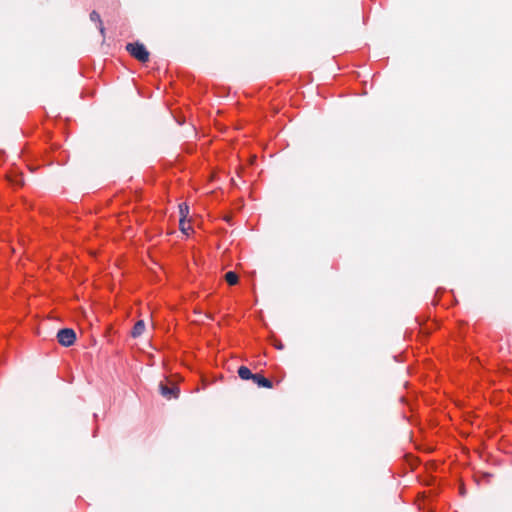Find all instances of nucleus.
Segmentation results:
<instances>
[{
  "instance_id": "1",
  "label": "nucleus",
  "mask_w": 512,
  "mask_h": 512,
  "mask_svg": "<svg viewBox=\"0 0 512 512\" xmlns=\"http://www.w3.org/2000/svg\"><path fill=\"white\" fill-rule=\"evenodd\" d=\"M126 50L130 53L132 57L137 59L138 61L145 63L149 60V52L144 46V44L135 42V43H128L126 45Z\"/></svg>"
},
{
  "instance_id": "2",
  "label": "nucleus",
  "mask_w": 512,
  "mask_h": 512,
  "mask_svg": "<svg viewBox=\"0 0 512 512\" xmlns=\"http://www.w3.org/2000/svg\"><path fill=\"white\" fill-rule=\"evenodd\" d=\"M57 340L64 347H70L76 340V333L71 328H63L57 332Z\"/></svg>"
},
{
  "instance_id": "3",
  "label": "nucleus",
  "mask_w": 512,
  "mask_h": 512,
  "mask_svg": "<svg viewBox=\"0 0 512 512\" xmlns=\"http://www.w3.org/2000/svg\"><path fill=\"white\" fill-rule=\"evenodd\" d=\"M159 391H160V394L167 400L177 398L178 394H179V389L177 386L173 385L171 387H168L167 385H165L163 383H160Z\"/></svg>"
},
{
  "instance_id": "4",
  "label": "nucleus",
  "mask_w": 512,
  "mask_h": 512,
  "mask_svg": "<svg viewBox=\"0 0 512 512\" xmlns=\"http://www.w3.org/2000/svg\"><path fill=\"white\" fill-rule=\"evenodd\" d=\"M251 380L259 387L267 389H271L273 387V384L269 379L258 373L254 374Z\"/></svg>"
},
{
  "instance_id": "5",
  "label": "nucleus",
  "mask_w": 512,
  "mask_h": 512,
  "mask_svg": "<svg viewBox=\"0 0 512 512\" xmlns=\"http://www.w3.org/2000/svg\"><path fill=\"white\" fill-rule=\"evenodd\" d=\"M145 327H146V325L143 320L137 321L131 331V336L133 338H137V337L141 336L143 334V332L145 331Z\"/></svg>"
},
{
  "instance_id": "6",
  "label": "nucleus",
  "mask_w": 512,
  "mask_h": 512,
  "mask_svg": "<svg viewBox=\"0 0 512 512\" xmlns=\"http://www.w3.org/2000/svg\"><path fill=\"white\" fill-rule=\"evenodd\" d=\"M238 375L242 380H251L254 374L248 367L240 366L238 368Z\"/></svg>"
},
{
  "instance_id": "7",
  "label": "nucleus",
  "mask_w": 512,
  "mask_h": 512,
  "mask_svg": "<svg viewBox=\"0 0 512 512\" xmlns=\"http://www.w3.org/2000/svg\"><path fill=\"white\" fill-rule=\"evenodd\" d=\"M224 278L229 285H235L238 283L239 280L238 275L233 271L227 272Z\"/></svg>"
},
{
  "instance_id": "8",
  "label": "nucleus",
  "mask_w": 512,
  "mask_h": 512,
  "mask_svg": "<svg viewBox=\"0 0 512 512\" xmlns=\"http://www.w3.org/2000/svg\"><path fill=\"white\" fill-rule=\"evenodd\" d=\"M90 19L91 21L98 22L99 23V30L102 35H104L105 28L103 26L102 20L100 18V15L96 11H92L90 13Z\"/></svg>"
},
{
  "instance_id": "9",
  "label": "nucleus",
  "mask_w": 512,
  "mask_h": 512,
  "mask_svg": "<svg viewBox=\"0 0 512 512\" xmlns=\"http://www.w3.org/2000/svg\"><path fill=\"white\" fill-rule=\"evenodd\" d=\"M179 213H180V219L186 220L187 216L189 215V207L187 204L183 203L179 205Z\"/></svg>"
},
{
  "instance_id": "10",
  "label": "nucleus",
  "mask_w": 512,
  "mask_h": 512,
  "mask_svg": "<svg viewBox=\"0 0 512 512\" xmlns=\"http://www.w3.org/2000/svg\"><path fill=\"white\" fill-rule=\"evenodd\" d=\"M179 226H180L181 232H183L184 234H188V230L191 229L190 225H187L186 220H183V219L179 220Z\"/></svg>"
},
{
  "instance_id": "11",
  "label": "nucleus",
  "mask_w": 512,
  "mask_h": 512,
  "mask_svg": "<svg viewBox=\"0 0 512 512\" xmlns=\"http://www.w3.org/2000/svg\"><path fill=\"white\" fill-rule=\"evenodd\" d=\"M27 168L31 171V172H34L36 171L37 167L35 166H31V165H27Z\"/></svg>"
},
{
  "instance_id": "12",
  "label": "nucleus",
  "mask_w": 512,
  "mask_h": 512,
  "mask_svg": "<svg viewBox=\"0 0 512 512\" xmlns=\"http://www.w3.org/2000/svg\"><path fill=\"white\" fill-rule=\"evenodd\" d=\"M276 347H277L278 349H282V348H283V344H282V343L276 344Z\"/></svg>"
},
{
  "instance_id": "13",
  "label": "nucleus",
  "mask_w": 512,
  "mask_h": 512,
  "mask_svg": "<svg viewBox=\"0 0 512 512\" xmlns=\"http://www.w3.org/2000/svg\"><path fill=\"white\" fill-rule=\"evenodd\" d=\"M256 158H257L256 155H253L248 160L254 161V160H256Z\"/></svg>"
},
{
  "instance_id": "14",
  "label": "nucleus",
  "mask_w": 512,
  "mask_h": 512,
  "mask_svg": "<svg viewBox=\"0 0 512 512\" xmlns=\"http://www.w3.org/2000/svg\"><path fill=\"white\" fill-rule=\"evenodd\" d=\"M16 183H19V184H23V181L20 180V181H17V180H14Z\"/></svg>"
}]
</instances>
